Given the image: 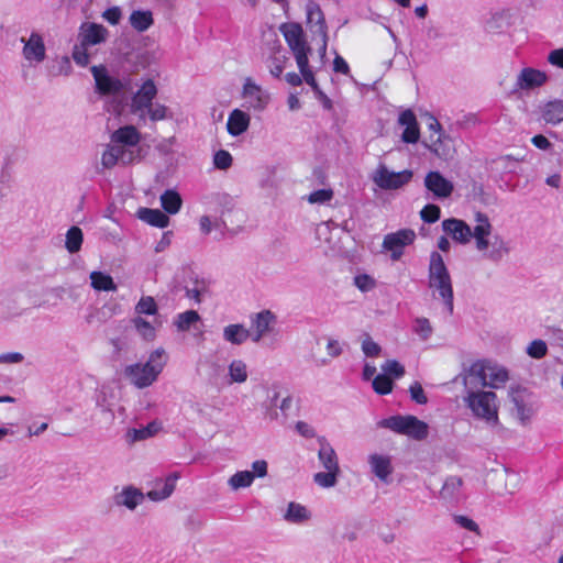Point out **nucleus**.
<instances>
[{
    "mask_svg": "<svg viewBox=\"0 0 563 563\" xmlns=\"http://www.w3.org/2000/svg\"><path fill=\"white\" fill-rule=\"evenodd\" d=\"M428 286L430 289L439 294L445 309L450 314H452L454 308L452 279L442 255L437 251H433L430 254Z\"/></svg>",
    "mask_w": 563,
    "mask_h": 563,
    "instance_id": "obj_1",
    "label": "nucleus"
},
{
    "mask_svg": "<svg viewBox=\"0 0 563 563\" xmlns=\"http://www.w3.org/2000/svg\"><path fill=\"white\" fill-rule=\"evenodd\" d=\"M166 363L165 351L159 347L153 351L146 363H136L125 367V377L137 388L152 385L164 368Z\"/></svg>",
    "mask_w": 563,
    "mask_h": 563,
    "instance_id": "obj_2",
    "label": "nucleus"
},
{
    "mask_svg": "<svg viewBox=\"0 0 563 563\" xmlns=\"http://www.w3.org/2000/svg\"><path fill=\"white\" fill-rule=\"evenodd\" d=\"M463 400L474 417L486 421L487 424L493 427L498 424L497 395L494 391H468L463 397Z\"/></svg>",
    "mask_w": 563,
    "mask_h": 563,
    "instance_id": "obj_3",
    "label": "nucleus"
},
{
    "mask_svg": "<svg viewBox=\"0 0 563 563\" xmlns=\"http://www.w3.org/2000/svg\"><path fill=\"white\" fill-rule=\"evenodd\" d=\"M379 428L389 429L398 434H404L417 441L424 440L429 434L428 424L417 417L396 415L377 422Z\"/></svg>",
    "mask_w": 563,
    "mask_h": 563,
    "instance_id": "obj_4",
    "label": "nucleus"
},
{
    "mask_svg": "<svg viewBox=\"0 0 563 563\" xmlns=\"http://www.w3.org/2000/svg\"><path fill=\"white\" fill-rule=\"evenodd\" d=\"M279 31L292 52L299 70H302L309 64L308 54L311 52L305 40L302 26L296 22H287L279 26Z\"/></svg>",
    "mask_w": 563,
    "mask_h": 563,
    "instance_id": "obj_5",
    "label": "nucleus"
},
{
    "mask_svg": "<svg viewBox=\"0 0 563 563\" xmlns=\"http://www.w3.org/2000/svg\"><path fill=\"white\" fill-rule=\"evenodd\" d=\"M488 365L486 361H476L468 367H463V371L454 378V382L462 380L465 394L474 390H483L487 387V373Z\"/></svg>",
    "mask_w": 563,
    "mask_h": 563,
    "instance_id": "obj_6",
    "label": "nucleus"
},
{
    "mask_svg": "<svg viewBox=\"0 0 563 563\" xmlns=\"http://www.w3.org/2000/svg\"><path fill=\"white\" fill-rule=\"evenodd\" d=\"M412 175L409 169L395 173L390 172L386 165L380 164L373 175V181L384 190H395L408 184Z\"/></svg>",
    "mask_w": 563,
    "mask_h": 563,
    "instance_id": "obj_7",
    "label": "nucleus"
},
{
    "mask_svg": "<svg viewBox=\"0 0 563 563\" xmlns=\"http://www.w3.org/2000/svg\"><path fill=\"white\" fill-rule=\"evenodd\" d=\"M90 71L95 78L96 91L103 96H113L125 89V82L121 79L110 76L103 65L92 66Z\"/></svg>",
    "mask_w": 563,
    "mask_h": 563,
    "instance_id": "obj_8",
    "label": "nucleus"
},
{
    "mask_svg": "<svg viewBox=\"0 0 563 563\" xmlns=\"http://www.w3.org/2000/svg\"><path fill=\"white\" fill-rule=\"evenodd\" d=\"M416 233L411 229H401L395 233L385 235L383 247L391 252V260L398 261L402 255L405 246L413 243Z\"/></svg>",
    "mask_w": 563,
    "mask_h": 563,
    "instance_id": "obj_9",
    "label": "nucleus"
},
{
    "mask_svg": "<svg viewBox=\"0 0 563 563\" xmlns=\"http://www.w3.org/2000/svg\"><path fill=\"white\" fill-rule=\"evenodd\" d=\"M156 95L157 88L155 82L152 79L144 81L141 88L132 97V113L139 114L141 119L144 118V111L153 104V100Z\"/></svg>",
    "mask_w": 563,
    "mask_h": 563,
    "instance_id": "obj_10",
    "label": "nucleus"
},
{
    "mask_svg": "<svg viewBox=\"0 0 563 563\" xmlns=\"http://www.w3.org/2000/svg\"><path fill=\"white\" fill-rule=\"evenodd\" d=\"M424 186L437 199H446L454 190L452 181L435 170H431L426 175Z\"/></svg>",
    "mask_w": 563,
    "mask_h": 563,
    "instance_id": "obj_11",
    "label": "nucleus"
},
{
    "mask_svg": "<svg viewBox=\"0 0 563 563\" xmlns=\"http://www.w3.org/2000/svg\"><path fill=\"white\" fill-rule=\"evenodd\" d=\"M21 42L24 43L22 54L27 62L38 64L45 59L46 48L43 36L40 33L32 32L27 40L22 37Z\"/></svg>",
    "mask_w": 563,
    "mask_h": 563,
    "instance_id": "obj_12",
    "label": "nucleus"
},
{
    "mask_svg": "<svg viewBox=\"0 0 563 563\" xmlns=\"http://www.w3.org/2000/svg\"><path fill=\"white\" fill-rule=\"evenodd\" d=\"M79 36L80 45L88 47L106 42L109 36V31L102 24L85 22L80 26Z\"/></svg>",
    "mask_w": 563,
    "mask_h": 563,
    "instance_id": "obj_13",
    "label": "nucleus"
},
{
    "mask_svg": "<svg viewBox=\"0 0 563 563\" xmlns=\"http://www.w3.org/2000/svg\"><path fill=\"white\" fill-rule=\"evenodd\" d=\"M243 98L245 99L249 108L262 111L266 108L269 101V96L258 85L246 78L243 85Z\"/></svg>",
    "mask_w": 563,
    "mask_h": 563,
    "instance_id": "obj_14",
    "label": "nucleus"
},
{
    "mask_svg": "<svg viewBox=\"0 0 563 563\" xmlns=\"http://www.w3.org/2000/svg\"><path fill=\"white\" fill-rule=\"evenodd\" d=\"M306 15H307V24L310 31L313 34H320L321 37H325V33L328 32L327 22L324 19V14L320 8V5L313 1L308 0L306 3Z\"/></svg>",
    "mask_w": 563,
    "mask_h": 563,
    "instance_id": "obj_15",
    "label": "nucleus"
},
{
    "mask_svg": "<svg viewBox=\"0 0 563 563\" xmlns=\"http://www.w3.org/2000/svg\"><path fill=\"white\" fill-rule=\"evenodd\" d=\"M475 220L477 224L473 229V238L476 242V249L479 252H487L489 251V244L492 240H488V236L492 232V224L489 222L488 217L483 212H476Z\"/></svg>",
    "mask_w": 563,
    "mask_h": 563,
    "instance_id": "obj_16",
    "label": "nucleus"
},
{
    "mask_svg": "<svg viewBox=\"0 0 563 563\" xmlns=\"http://www.w3.org/2000/svg\"><path fill=\"white\" fill-rule=\"evenodd\" d=\"M509 395L514 404L517 418L525 423L533 413L531 406L528 404V397L530 394L527 388L518 386L511 387Z\"/></svg>",
    "mask_w": 563,
    "mask_h": 563,
    "instance_id": "obj_17",
    "label": "nucleus"
},
{
    "mask_svg": "<svg viewBox=\"0 0 563 563\" xmlns=\"http://www.w3.org/2000/svg\"><path fill=\"white\" fill-rule=\"evenodd\" d=\"M442 229L451 234L453 240L461 244H467L473 238V230L463 220L451 218L442 222Z\"/></svg>",
    "mask_w": 563,
    "mask_h": 563,
    "instance_id": "obj_18",
    "label": "nucleus"
},
{
    "mask_svg": "<svg viewBox=\"0 0 563 563\" xmlns=\"http://www.w3.org/2000/svg\"><path fill=\"white\" fill-rule=\"evenodd\" d=\"M547 79L548 76L544 71L531 67H526L521 69L517 77L516 89L531 90L541 87L547 81Z\"/></svg>",
    "mask_w": 563,
    "mask_h": 563,
    "instance_id": "obj_19",
    "label": "nucleus"
},
{
    "mask_svg": "<svg viewBox=\"0 0 563 563\" xmlns=\"http://www.w3.org/2000/svg\"><path fill=\"white\" fill-rule=\"evenodd\" d=\"M320 444L318 451V459L325 471H341L339 459L333 446L327 441L324 437H319Z\"/></svg>",
    "mask_w": 563,
    "mask_h": 563,
    "instance_id": "obj_20",
    "label": "nucleus"
},
{
    "mask_svg": "<svg viewBox=\"0 0 563 563\" xmlns=\"http://www.w3.org/2000/svg\"><path fill=\"white\" fill-rule=\"evenodd\" d=\"M143 499V493L134 486H125L113 496V501L117 506H124L130 510H134Z\"/></svg>",
    "mask_w": 563,
    "mask_h": 563,
    "instance_id": "obj_21",
    "label": "nucleus"
},
{
    "mask_svg": "<svg viewBox=\"0 0 563 563\" xmlns=\"http://www.w3.org/2000/svg\"><path fill=\"white\" fill-rule=\"evenodd\" d=\"M250 122L251 118L246 112L240 109H234L230 113L227 122L228 133L232 136H239L247 131Z\"/></svg>",
    "mask_w": 563,
    "mask_h": 563,
    "instance_id": "obj_22",
    "label": "nucleus"
},
{
    "mask_svg": "<svg viewBox=\"0 0 563 563\" xmlns=\"http://www.w3.org/2000/svg\"><path fill=\"white\" fill-rule=\"evenodd\" d=\"M177 479L178 475L176 473H172L164 481L157 482L154 488L147 492V497L154 501L166 499L173 494Z\"/></svg>",
    "mask_w": 563,
    "mask_h": 563,
    "instance_id": "obj_23",
    "label": "nucleus"
},
{
    "mask_svg": "<svg viewBox=\"0 0 563 563\" xmlns=\"http://www.w3.org/2000/svg\"><path fill=\"white\" fill-rule=\"evenodd\" d=\"M368 463L375 476H377L383 482H387V478L393 473L390 457L387 455L374 453L368 456Z\"/></svg>",
    "mask_w": 563,
    "mask_h": 563,
    "instance_id": "obj_24",
    "label": "nucleus"
},
{
    "mask_svg": "<svg viewBox=\"0 0 563 563\" xmlns=\"http://www.w3.org/2000/svg\"><path fill=\"white\" fill-rule=\"evenodd\" d=\"M431 145L429 150L434 153L441 159H450L453 157L455 150L453 141L448 135L439 134L435 140L430 136Z\"/></svg>",
    "mask_w": 563,
    "mask_h": 563,
    "instance_id": "obj_25",
    "label": "nucleus"
},
{
    "mask_svg": "<svg viewBox=\"0 0 563 563\" xmlns=\"http://www.w3.org/2000/svg\"><path fill=\"white\" fill-rule=\"evenodd\" d=\"M463 479L460 476H450L445 479L441 490L440 498L449 501H459L462 496Z\"/></svg>",
    "mask_w": 563,
    "mask_h": 563,
    "instance_id": "obj_26",
    "label": "nucleus"
},
{
    "mask_svg": "<svg viewBox=\"0 0 563 563\" xmlns=\"http://www.w3.org/2000/svg\"><path fill=\"white\" fill-rule=\"evenodd\" d=\"M137 218L152 227L164 229L169 224V218L159 209L140 208L137 210Z\"/></svg>",
    "mask_w": 563,
    "mask_h": 563,
    "instance_id": "obj_27",
    "label": "nucleus"
},
{
    "mask_svg": "<svg viewBox=\"0 0 563 563\" xmlns=\"http://www.w3.org/2000/svg\"><path fill=\"white\" fill-rule=\"evenodd\" d=\"M111 140L115 143L134 147L141 141V134L134 125H125L114 131Z\"/></svg>",
    "mask_w": 563,
    "mask_h": 563,
    "instance_id": "obj_28",
    "label": "nucleus"
},
{
    "mask_svg": "<svg viewBox=\"0 0 563 563\" xmlns=\"http://www.w3.org/2000/svg\"><path fill=\"white\" fill-rule=\"evenodd\" d=\"M299 71H300V75H302L303 80L313 90L316 98L322 103V107L325 110H331L333 108L332 100L322 91V89L318 85L316 77L309 67V64H307V66L302 70H299Z\"/></svg>",
    "mask_w": 563,
    "mask_h": 563,
    "instance_id": "obj_29",
    "label": "nucleus"
},
{
    "mask_svg": "<svg viewBox=\"0 0 563 563\" xmlns=\"http://www.w3.org/2000/svg\"><path fill=\"white\" fill-rule=\"evenodd\" d=\"M541 119L549 124L556 125L563 121V100L547 102L541 108Z\"/></svg>",
    "mask_w": 563,
    "mask_h": 563,
    "instance_id": "obj_30",
    "label": "nucleus"
},
{
    "mask_svg": "<svg viewBox=\"0 0 563 563\" xmlns=\"http://www.w3.org/2000/svg\"><path fill=\"white\" fill-rule=\"evenodd\" d=\"M251 336L250 331L240 323L229 324L223 329V339L231 344L241 345Z\"/></svg>",
    "mask_w": 563,
    "mask_h": 563,
    "instance_id": "obj_31",
    "label": "nucleus"
},
{
    "mask_svg": "<svg viewBox=\"0 0 563 563\" xmlns=\"http://www.w3.org/2000/svg\"><path fill=\"white\" fill-rule=\"evenodd\" d=\"M161 205L165 212L176 214L181 208L183 200L176 190L167 189L161 196Z\"/></svg>",
    "mask_w": 563,
    "mask_h": 563,
    "instance_id": "obj_32",
    "label": "nucleus"
},
{
    "mask_svg": "<svg viewBox=\"0 0 563 563\" xmlns=\"http://www.w3.org/2000/svg\"><path fill=\"white\" fill-rule=\"evenodd\" d=\"M91 287L98 291H115L117 285L113 278L106 273L93 271L90 273Z\"/></svg>",
    "mask_w": 563,
    "mask_h": 563,
    "instance_id": "obj_33",
    "label": "nucleus"
},
{
    "mask_svg": "<svg viewBox=\"0 0 563 563\" xmlns=\"http://www.w3.org/2000/svg\"><path fill=\"white\" fill-rule=\"evenodd\" d=\"M129 20L132 27L137 32H145L154 23L152 12L148 10H135L131 13Z\"/></svg>",
    "mask_w": 563,
    "mask_h": 563,
    "instance_id": "obj_34",
    "label": "nucleus"
},
{
    "mask_svg": "<svg viewBox=\"0 0 563 563\" xmlns=\"http://www.w3.org/2000/svg\"><path fill=\"white\" fill-rule=\"evenodd\" d=\"M490 250L484 255L492 262H499L509 253V247L505 240L499 235H494L490 241Z\"/></svg>",
    "mask_w": 563,
    "mask_h": 563,
    "instance_id": "obj_35",
    "label": "nucleus"
},
{
    "mask_svg": "<svg viewBox=\"0 0 563 563\" xmlns=\"http://www.w3.org/2000/svg\"><path fill=\"white\" fill-rule=\"evenodd\" d=\"M310 518L308 509L297 503H289L284 519L291 523H301Z\"/></svg>",
    "mask_w": 563,
    "mask_h": 563,
    "instance_id": "obj_36",
    "label": "nucleus"
},
{
    "mask_svg": "<svg viewBox=\"0 0 563 563\" xmlns=\"http://www.w3.org/2000/svg\"><path fill=\"white\" fill-rule=\"evenodd\" d=\"M486 364L488 365L487 387L498 388L508 380V372L506 368L493 365L488 361H486Z\"/></svg>",
    "mask_w": 563,
    "mask_h": 563,
    "instance_id": "obj_37",
    "label": "nucleus"
},
{
    "mask_svg": "<svg viewBox=\"0 0 563 563\" xmlns=\"http://www.w3.org/2000/svg\"><path fill=\"white\" fill-rule=\"evenodd\" d=\"M276 316L271 310H263L252 319V327L264 333L265 335L271 331V324L275 322Z\"/></svg>",
    "mask_w": 563,
    "mask_h": 563,
    "instance_id": "obj_38",
    "label": "nucleus"
},
{
    "mask_svg": "<svg viewBox=\"0 0 563 563\" xmlns=\"http://www.w3.org/2000/svg\"><path fill=\"white\" fill-rule=\"evenodd\" d=\"M84 241V234L79 227L73 225L66 233L65 247L74 254L80 251Z\"/></svg>",
    "mask_w": 563,
    "mask_h": 563,
    "instance_id": "obj_39",
    "label": "nucleus"
},
{
    "mask_svg": "<svg viewBox=\"0 0 563 563\" xmlns=\"http://www.w3.org/2000/svg\"><path fill=\"white\" fill-rule=\"evenodd\" d=\"M229 384H242L247 379V366L242 360H233L229 364Z\"/></svg>",
    "mask_w": 563,
    "mask_h": 563,
    "instance_id": "obj_40",
    "label": "nucleus"
},
{
    "mask_svg": "<svg viewBox=\"0 0 563 563\" xmlns=\"http://www.w3.org/2000/svg\"><path fill=\"white\" fill-rule=\"evenodd\" d=\"M200 321V316L196 310H187L178 313L174 320V324L178 331H188L191 325Z\"/></svg>",
    "mask_w": 563,
    "mask_h": 563,
    "instance_id": "obj_41",
    "label": "nucleus"
},
{
    "mask_svg": "<svg viewBox=\"0 0 563 563\" xmlns=\"http://www.w3.org/2000/svg\"><path fill=\"white\" fill-rule=\"evenodd\" d=\"M147 154V148L144 146H140L136 150H126L123 147H119V161L124 164H132L135 161H141Z\"/></svg>",
    "mask_w": 563,
    "mask_h": 563,
    "instance_id": "obj_42",
    "label": "nucleus"
},
{
    "mask_svg": "<svg viewBox=\"0 0 563 563\" xmlns=\"http://www.w3.org/2000/svg\"><path fill=\"white\" fill-rule=\"evenodd\" d=\"M341 471L319 472L313 475V482L322 488L334 487Z\"/></svg>",
    "mask_w": 563,
    "mask_h": 563,
    "instance_id": "obj_43",
    "label": "nucleus"
},
{
    "mask_svg": "<svg viewBox=\"0 0 563 563\" xmlns=\"http://www.w3.org/2000/svg\"><path fill=\"white\" fill-rule=\"evenodd\" d=\"M253 481L254 474L251 471H241L229 478V485L232 489H240L251 486Z\"/></svg>",
    "mask_w": 563,
    "mask_h": 563,
    "instance_id": "obj_44",
    "label": "nucleus"
},
{
    "mask_svg": "<svg viewBox=\"0 0 563 563\" xmlns=\"http://www.w3.org/2000/svg\"><path fill=\"white\" fill-rule=\"evenodd\" d=\"M137 333L146 341H153L156 336L155 328L142 317L132 320Z\"/></svg>",
    "mask_w": 563,
    "mask_h": 563,
    "instance_id": "obj_45",
    "label": "nucleus"
},
{
    "mask_svg": "<svg viewBox=\"0 0 563 563\" xmlns=\"http://www.w3.org/2000/svg\"><path fill=\"white\" fill-rule=\"evenodd\" d=\"M372 386L376 394L388 395L393 391L394 382L382 373L373 378Z\"/></svg>",
    "mask_w": 563,
    "mask_h": 563,
    "instance_id": "obj_46",
    "label": "nucleus"
},
{
    "mask_svg": "<svg viewBox=\"0 0 563 563\" xmlns=\"http://www.w3.org/2000/svg\"><path fill=\"white\" fill-rule=\"evenodd\" d=\"M383 374L387 375L390 379L400 378L405 375V367L396 360H387L380 366Z\"/></svg>",
    "mask_w": 563,
    "mask_h": 563,
    "instance_id": "obj_47",
    "label": "nucleus"
},
{
    "mask_svg": "<svg viewBox=\"0 0 563 563\" xmlns=\"http://www.w3.org/2000/svg\"><path fill=\"white\" fill-rule=\"evenodd\" d=\"M135 312L141 314L153 316L157 312V305L153 297L143 296L135 306Z\"/></svg>",
    "mask_w": 563,
    "mask_h": 563,
    "instance_id": "obj_48",
    "label": "nucleus"
},
{
    "mask_svg": "<svg viewBox=\"0 0 563 563\" xmlns=\"http://www.w3.org/2000/svg\"><path fill=\"white\" fill-rule=\"evenodd\" d=\"M361 349L367 357H377L382 352V346L368 333L363 334Z\"/></svg>",
    "mask_w": 563,
    "mask_h": 563,
    "instance_id": "obj_49",
    "label": "nucleus"
},
{
    "mask_svg": "<svg viewBox=\"0 0 563 563\" xmlns=\"http://www.w3.org/2000/svg\"><path fill=\"white\" fill-rule=\"evenodd\" d=\"M232 155L225 150H219L213 155V165L216 168L227 170L232 166Z\"/></svg>",
    "mask_w": 563,
    "mask_h": 563,
    "instance_id": "obj_50",
    "label": "nucleus"
},
{
    "mask_svg": "<svg viewBox=\"0 0 563 563\" xmlns=\"http://www.w3.org/2000/svg\"><path fill=\"white\" fill-rule=\"evenodd\" d=\"M441 209L439 206L429 203L420 211V217L426 223H434L440 219Z\"/></svg>",
    "mask_w": 563,
    "mask_h": 563,
    "instance_id": "obj_51",
    "label": "nucleus"
},
{
    "mask_svg": "<svg viewBox=\"0 0 563 563\" xmlns=\"http://www.w3.org/2000/svg\"><path fill=\"white\" fill-rule=\"evenodd\" d=\"M119 162V146H109L101 156V164L104 168H112Z\"/></svg>",
    "mask_w": 563,
    "mask_h": 563,
    "instance_id": "obj_52",
    "label": "nucleus"
},
{
    "mask_svg": "<svg viewBox=\"0 0 563 563\" xmlns=\"http://www.w3.org/2000/svg\"><path fill=\"white\" fill-rule=\"evenodd\" d=\"M158 427L156 422H151L146 427L141 429H132L129 433H132L133 441H141L147 439L156 433Z\"/></svg>",
    "mask_w": 563,
    "mask_h": 563,
    "instance_id": "obj_53",
    "label": "nucleus"
},
{
    "mask_svg": "<svg viewBox=\"0 0 563 563\" xmlns=\"http://www.w3.org/2000/svg\"><path fill=\"white\" fill-rule=\"evenodd\" d=\"M354 285L362 292H367L375 288L376 280L367 274H360L354 277Z\"/></svg>",
    "mask_w": 563,
    "mask_h": 563,
    "instance_id": "obj_54",
    "label": "nucleus"
},
{
    "mask_svg": "<svg viewBox=\"0 0 563 563\" xmlns=\"http://www.w3.org/2000/svg\"><path fill=\"white\" fill-rule=\"evenodd\" d=\"M547 352V343L542 340H534L527 347L528 355L533 358H542L545 356Z\"/></svg>",
    "mask_w": 563,
    "mask_h": 563,
    "instance_id": "obj_55",
    "label": "nucleus"
},
{
    "mask_svg": "<svg viewBox=\"0 0 563 563\" xmlns=\"http://www.w3.org/2000/svg\"><path fill=\"white\" fill-rule=\"evenodd\" d=\"M506 24H507L506 15L503 13H496L489 20H487L486 30L488 32L497 33L500 30H503Z\"/></svg>",
    "mask_w": 563,
    "mask_h": 563,
    "instance_id": "obj_56",
    "label": "nucleus"
},
{
    "mask_svg": "<svg viewBox=\"0 0 563 563\" xmlns=\"http://www.w3.org/2000/svg\"><path fill=\"white\" fill-rule=\"evenodd\" d=\"M146 112L154 122L168 118V108L161 103H153Z\"/></svg>",
    "mask_w": 563,
    "mask_h": 563,
    "instance_id": "obj_57",
    "label": "nucleus"
},
{
    "mask_svg": "<svg viewBox=\"0 0 563 563\" xmlns=\"http://www.w3.org/2000/svg\"><path fill=\"white\" fill-rule=\"evenodd\" d=\"M410 398L418 405H424L428 402V398L424 390L419 382H415L409 387Z\"/></svg>",
    "mask_w": 563,
    "mask_h": 563,
    "instance_id": "obj_58",
    "label": "nucleus"
},
{
    "mask_svg": "<svg viewBox=\"0 0 563 563\" xmlns=\"http://www.w3.org/2000/svg\"><path fill=\"white\" fill-rule=\"evenodd\" d=\"M453 521H454V523H456L457 526H460L463 529H466V530L472 531V532L479 533L478 525L473 519H471L467 516L454 515L453 516Z\"/></svg>",
    "mask_w": 563,
    "mask_h": 563,
    "instance_id": "obj_59",
    "label": "nucleus"
},
{
    "mask_svg": "<svg viewBox=\"0 0 563 563\" xmlns=\"http://www.w3.org/2000/svg\"><path fill=\"white\" fill-rule=\"evenodd\" d=\"M415 331L423 339L427 340L432 333V327L427 318H418L416 320Z\"/></svg>",
    "mask_w": 563,
    "mask_h": 563,
    "instance_id": "obj_60",
    "label": "nucleus"
},
{
    "mask_svg": "<svg viewBox=\"0 0 563 563\" xmlns=\"http://www.w3.org/2000/svg\"><path fill=\"white\" fill-rule=\"evenodd\" d=\"M419 136H420L419 126H418V124H416V125L405 128L402 135H401V140L405 143H416V142H418Z\"/></svg>",
    "mask_w": 563,
    "mask_h": 563,
    "instance_id": "obj_61",
    "label": "nucleus"
},
{
    "mask_svg": "<svg viewBox=\"0 0 563 563\" xmlns=\"http://www.w3.org/2000/svg\"><path fill=\"white\" fill-rule=\"evenodd\" d=\"M332 198V191L328 189H319L310 194L309 201L311 203H324Z\"/></svg>",
    "mask_w": 563,
    "mask_h": 563,
    "instance_id": "obj_62",
    "label": "nucleus"
},
{
    "mask_svg": "<svg viewBox=\"0 0 563 563\" xmlns=\"http://www.w3.org/2000/svg\"><path fill=\"white\" fill-rule=\"evenodd\" d=\"M86 48L87 47L81 46V48H79L76 46L73 52V58H74L75 63L81 67L87 66L89 64V59H90V56L87 53Z\"/></svg>",
    "mask_w": 563,
    "mask_h": 563,
    "instance_id": "obj_63",
    "label": "nucleus"
},
{
    "mask_svg": "<svg viewBox=\"0 0 563 563\" xmlns=\"http://www.w3.org/2000/svg\"><path fill=\"white\" fill-rule=\"evenodd\" d=\"M398 123L405 128L418 124L417 118L410 109H407L399 114Z\"/></svg>",
    "mask_w": 563,
    "mask_h": 563,
    "instance_id": "obj_64",
    "label": "nucleus"
}]
</instances>
